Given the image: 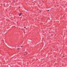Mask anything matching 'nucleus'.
Segmentation results:
<instances>
[{
	"label": "nucleus",
	"mask_w": 67,
	"mask_h": 67,
	"mask_svg": "<svg viewBox=\"0 0 67 67\" xmlns=\"http://www.w3.org/2000/svg\"><path fill=\"white\" fill-rule=\"evenodd\" d=\"M27 54H28V53L27 52H25L24 53V55H26Z\"/></svg>",
	"instance_id": "nucleus-1"
},
{
	"label": "nucleus",
	"mask_w": 67,
	"mask_h": 67,
	"mask_svg": "<svg viewBox=\"0 0 67 67\" xmlns=\"http://www.w3.org/2000/svg\"><path fill=\"white\" fill-rule=\"evenodd\" d=\"M21 14H22V13H20V14L19 15V16H21Z\"/></svg>",
	"instance_id": "nucleus-2"
},
{
	"label": "nucleus",
	"mask_w": 67,
	"mask_h": 67,
	"mask_svg": "<svg viewBox=\"0 0 67 67\" xmlns=\"http://www.w3.org/2000/svg\"><path fill=\"white\" fill-rule=\"evenodd\" d=\"M20 48H18V50H19V49H20Z\"/></svg>",
	"instance_id": "nucleus-3"
},
{
	"label": "nucleus",
	"mask_w": 67,
	"mask_h": 67,
	"mask_svg": "<svg viewBox=\"0 0 67 67\" xmlns=\"http://www.w3.org/2000/svg\"><path fill=\"white\" fill-rule=\"evenodd\" d=\"M21 47H23V46H21Z\"/></svg>",
	"instance_id": "nucleus-4"
},
{
	"label": "nucleus",
	"mask_w": 67,
	"mask_h": 67,
	"mask_svg": "<svg viewBox=\"0 0 67 67\" xmlns=\"http://www.w3.org/2000/svg\"><path fill=\"white\" fill-rule=\"evenodd\" d=\"M24 28H26V27H24Z\"/></svg>",
	"instance_id": "nucleus-5"
},
{
	"label": "nucleus",
	"mask_w": 67,
	"mask_h": 67,
	"mask_svg": "<svg viewBox=\"0 0 67 67\" xmlns=\"http://www.w3.org/2000/svg\"><path fill=\"white\" fill-rule=\"evenodd\" d=\"M47 11H49V10H47Z\"/></svg>",
	"instance_id": "nucleus-6"
},
{
	"label": "nucleus",
	"mask_w": 67,
	"mask_h": 67,
	"mask_svg": "<svg viewBox=\"0 0 67 67\" xmlns=\"http://www.w3.org/2000/svg\"><path fill=\"white\" fill-rule=\"evenodd\" d=\"M19 8H20V7H19Z\"/></svg>",
	"instance_id": "nucleus-7"
},
{
	"label": "nucleus",
	"mask_w": 67,
	"mask_h": 67,
	"mask_svg": "<svg viewBox=\"0 0 67 67\" xmlns=\"http://www.w3.org/2000/svg\"><path fill=\"white\" fill-rule=\"evenodd\" d=\"M14 2H15V1H14Z\"/></svg>",
	"instance_id": "nucleus-8"
},
{
	"label": "nucleus",
	"mask_w": 67,
	"mask_h": 67,
	"mask_svg": "<svg viewBox=\"0 0 67 67\" xmlns=\"http://www.w3.org/2000/svg\"><path fill=\"white\" fill-rule=\"evenodd\" d=\"M63 57H64V56H63Z\"/></svg>",
	"instance_id": "nucleus-9"
},
{
	"label": "nucleus",
	"mask_w": 67,
	"mask_h": 67,
	"mask_svg": "<svg viewBox=\"0 0 67 67\" xmlns=\"http://www.w3.org/2000/svg\"><path fill=\"white\" fill-rule=\"evenodd\" d=\"M42 39H43V38H42Z\"/></svg>",
	"instance_id": "nucleus-10"
}]
</instances>
